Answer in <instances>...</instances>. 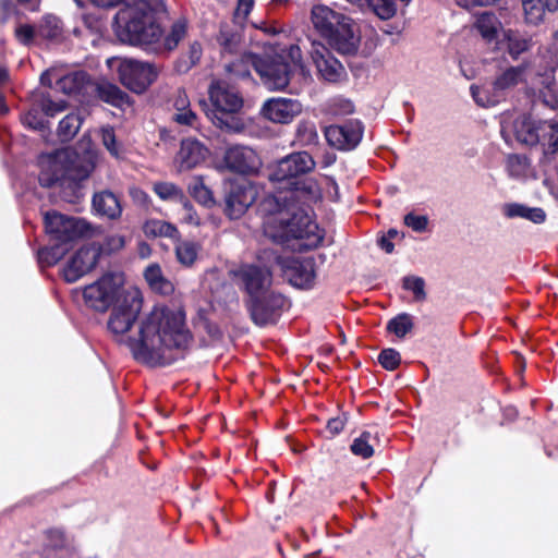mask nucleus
<instances>
[{
	"label": "nucleus",
	"mask_w": 558,
	"mask_h": 558,
	"mask_svg": "<svg viewBox=\"0 0 558 558\" xmlns=\"http://www.w3.org/2000/svg\"><path fill=\"white\" fill-rule=\"evenodd\" d=\"M154 192L162 201L178 199V197H183V191L171 182H156L154 184Z\"/></svg>",
	"instance_id": "de8ad7c7"
},
{
	"label": "nucleus",
	"mask_w": 558,
	"mask_h": 558,
	"mask_svg": "<svg viewBox=\"0 0 558 558\" xmlns=\"http://www.w3.org/2000/svg\"><path fill=\"white\" fill-rule=\"evenodd\" d=\"M311 20L316 32L329 46L342 54H355L360 36L355 33L353 20L327 5H314Z\"/></svg>",
	"instance_id": "423d86ee"
},
{
	"label": "nucleus",
	"mask_w": 558,
	"mask_h": 558,
	"mask_svg": "<svg viewBox=\"0 0 558 558\" xmlns=\"http://www.w3.org/2000/svg\"><path fill=\"white\" fill-rule=\"evenodd\" d=\"M66 101H53L50 98H43L41 110L48 117H54L57 113L62 112L66 109Z\"/></svg>",
	"instance_id": "680f3d73"
},
{
	"label": "nucleus",
	"mask_w": 558,
	"mask_h": 558,
	"mask_svg": "<svg viewBox=\"0 0 558 558\" xmlns=\"http://www.w3.org/2000/svg\"><path fill=\"white\" fill-rule=\"evenodd\" d=\"M38 182L40 186L48 189L65 184L64 166H62L59 151L48 156L38 174Z\"/></svg>",
	"instance_id": "bb28decb"
},
{
	"label": "nucleus",
	"mask_w": 558,
	"mask_h": 558,
	"mask_svg": "<svg viewBox=\"0 0 558 558\" xmlns=\"http://www.w3.org/2000/svg\"><path fill=\"white\" fill-rule=\"evenodd\" d=\"M538 98L549 109H558L557 85L554 82L545 84L542 88H539Z\"/></svg>",
	"instance_id": "3c124183"
},
{
	"label": "nucleus",
	"mask_w": 558,
	"mask_h": 558,
	"mask_svg": "<svg viewBox=\"0 0 558 558\" xmlns=\"http://www.w3.org/2000/svg\"><path fill=\"white\" fill-rule=\"evenodd\" d=\"M189 192L197 203L205 207L211 208L216 205L211 190L205 185L201 177L194 178L189 184Z\"/></svg>",
	"instance_id": "4c0bfd02"
},
{
	"label": "nucleus",
	"mask_w": 558,
	"mask_h": 558,
	"mask_svg": "<svg viewBox=\"0 0 558 558\" xmlns=\"http://www.w3.org/2000/svg\"><path fill=\"white\" fill-rule=\"evenodd\" d=\"M507 51L513 60H517L523 52L531 48V40L509 31L506 34Z\"/></svg>",
	"instance_id": "37998d69"
},
{
	"label": "nucleus",
	"mask_w": 558,
	"mask_h": 558,
	"mask_svg": "<svg viewBox=\"0 0 558 558\" xmlns=\"http://www.w3.org/2000/svg\"><path fill=\"white\" fill-rule=\"evenodd\" d=\"M377 360L383 368L391 372L399 367L401 355L396 349L387 348L380 351Z\"/></svg>",
	"instance_id": "8fccbe9b"
},
{
	"label": "nucleus",
	"mask_w": 558,
	"mask_h": 558,
	"mask_svg": "<svg viewBox=\"0 0 558 558\" xmlns=\"http://www.w3.org/2000/svg\"><path fill=\"white\" fill-rule=\"evenodd\" d=\"M19 9L13 0H0V15L9 21L12 14H17Z\"/></svg>",
	"instance_id": "69168bd1"
},
{
	"label": "nucleus",
	"mask_w": 558,
	"mask_h": 558,
	"mask_svg": "<svg viewBox=\"0 0 558 558\" xmlns=\"http://www.w3.org/2000/svg\"><path fill=\"white\" fill-rule=\"evenodd\" d=\"M542 138L547 141L543 144L545 156L558 154V122L546 121L543 126Z\"/></svg>",
	"instance_id": "a19ab883"
},
{
	"label": "nucleus",
	"mask_w": 558,
	"mask_h": 558,
	"mask_svg": "<svg viewBox=\"0 0 558 558\" xmlns=\"http://www.w3.org/2000/svg\"><path fill=\"white\" fill-rule=\"evenodd\" d=\"M90 84V75L85 71H75L60 80L62 89L70 95H78Z\"/></svg>",
	"instance_id": "f704fd0d"
},
{
	"label": "nucleus",
	"mask_w": 558,
	"mask_h": 558,
	"mask_svg": "<svg viewBox=\"0 0 558 558\" xmlns=\"http://www.w3.org/2000/svg\"><path fill=\"white\" fill-rule=\"evenodd\" d=\"M83 119L78 113L66 114L58 124L57 134L62 143L70 142L80 131Z\"/></svg>",
	"instance_id": "e433bc0d"
},
{
	"label": "nucleus",
	"mask_w": 558,
	"mask_h": 558,
	"mask_svg": "<svg viewBox=\"0 0 558 558\" xmlns=\"http://www.w3.org/2000/svg\"><path fill=\"white\" fill-rule=\"evenodd\" d=\"M125 245V238L121 234H112L105 238L101 245H97L101 250V253L107 254L116 253L122 250Z\"/></svg>",
	"instance_id": "13d9d810"
},
{
	"label": "nucleus",
	"mask_w": 558,
	"mask_h": 558,
	"mask_svg": "<svg viewBox=\"0 0 558 558\" xmlns=\"http://www.w3.org/2000/svg\"><path fill=\"white\" fill-rule=\"evenodd\" d=\"M111 306L107 323L108 329L116 336H123L138 319L143 307L142 293L137 289L122 291L120 298Z\"/></svg>",
	"instance_id": "1a4fd4ad"
},
{
	"label": "nucleus",
	"mask_w": 558,
	"mask_h": 558,
	"mask_svg": "<svg viewBox=\"0 0 558 558\" xmlns=\"http://www.w3.org/2000/svg\"><path fill=\"white\" fill-rule=\"evenodd\" d=\"M187 21L179 19L172 23L168 33L163 36L162 47L166 51H173L187 35Z\"/></svg>",
	"instance_id": "c9c22d12"
},
{
	"label": "nucleus",
	"mask_w": 558,
	"mask_h": 558,
	"mask_svg": "<svg viewBox=\"0 0 558 558\" xmlns=\"http://www.w3.org/2000/svg\"><path fill=\"white\" fill-rule=\"evenodd\" d=\"M296 138L303 146L316 145L318 134L314 124H302L298 128Z\"/></svg>",
	"instance_id": "4d7b16f0"
},
{
	"label": "nucleus",
	"mask_w": 558,
	"mask_h": 558,
	"mask_svg": "<svg viewBox=\"0 0 558 558\" xmlns=\"http://www.w3.org/2000/svg\"><path fill=\"white\" fill-rule=\"evenodd\" d=\"M302 112L300 101L290 98H272L267 100L263 108V116L274 122L288 124Z\"/></svg>",
	"instance_id": "5701e85b"
},
{
	"label": "nucleus",
	"mask_w": 558,
	"mask_h": 558,
	"mask_svg": "<svg viewBox=\"0 0 558 558\" xmlns=\"http://www.w3.org/2000/svg\"><path fill=\"white\" fill-rule=\"evenodd\" d=\"M348 423V415L342 413L338 416L330 417L325 426V430L328 434L329 438H333L339 435Z\"/></svg>",
	"instance_id": "bf43d9fd"
},
{
	"label": "nucleus",
	"mask_w": 558,
	"mask_h": 558,
	"mask_svg": "<svg viewBox=\"0 0 558 558\" xmlns=\"http://www.w3.org/2000/svg\"><path fill=\"white\" fill-rule=\"evenodd\" d=\"M223 214L229 219H240L256 201V191L251 182L239 179L222 183Z\"/></svg>",
	"instance_id": "9d476101"
},
{
	"label": "nucleus",
	"mask_w": 558,
	"mask_h": 558,
	"mask_svg": "<svg viewBox=\"0 0 558 558\" xmlns=\"http://www.w3.org/2000/svg\"><path fill=\"white\" fill-rule=\"evenodd\" d=\"M38 36V27L31 24H19L14 29L15 39L23 46H31Z\"/></svg>",
	"instance_id": "6e6d98bb"
},
{
	"label": "nucleus",
	"mask_w": 558,
	"mask_h": 558,
	"mask_svg": "<svg viewBox=\"0 0 558 558\" xmlns=\"http://www.w3.org/2000/svg\"><path fill=\"white\" fill-rule=\"evenodd\" d=\"M208 154V148L201 141L189 137L181 141L175 161L180 171H187L205 162Z\"/></svg>",
	"instance_id": "b1692460"
},
{
	"label": "nucleus",
	"mask_w": 558,
	"mask_h": 558,
	"mask_svg": "<svg viewBox=\"0 0 558 558\" xmlns=\"http://www.w3.org/2000/svg\"><path fill=\"white\" fill-rule=\"evenodd\" d=\"M372 438L373 435L369 430L362 432L361 435L352 441L350 446L351 452L362 459L372 458L375 452L373 446L371 445Z\"/></svg>",
	"instance_id": "79ce46f5"
},
{
	"label": "nucleus",
	"mask_w": 558,
	"mask_h": 558,
	"mask_svg": "<svg viewBox=\"0 0 558 558\" xmlns=\"http://www.w3.org/2000/svg\"><path fill=\"white\" fill-rule=\"evenodd\" d=\"M151 289L162 295H169L173 292L174 287L168 279L162 276L160 281H158L156 286L151 287Z\"/></svg>",
	"instance_id": "338daca9"
},
{
	"label": "nucleus",
	"mask_w": 558,
	"mask_h": 558,
	"mask_svg": "<svg viewBox=\"0 0 558 558\" xmlns=\"http://www.w3.org/2000/svg\"><path fill=\"white\" fill-rule=\"evenodd\" d=\"M92 208L96 216L109 220H118L123 210L120 196L110 190L96 192L92 198Z\"/></svg>",
	"instance_id": "a878e982"
},
{
	"label": "nucleus",
	"mask_w": 558,
	"mask_h": 558,
	"mask_svg": "<svg viewBox=\"0 0 558 558\" xmlns=\"http://www.w3.org/2000/svg\"><path fill=\"white\" fill-rule=\"evenodd\" d=\"M120 82L135 94H142L157 80L158 70L149 62L123 60L118 69Z\"/></svg>",
	"instance_id": "4468645a"
},
{
	"label": "nucleus",
	"mask_w": 558,
	"mask_h": 558,
	"mask_svg": "<svg viewBox=\"0 0 558 558\" xmlns=\"http://www.w3.org/2000/svg\"><path fill=\"white\" fill-rule=\"evenodd\" d=\"M22 122L26 128L40 132L43 136L50 133L49 121L45 120L36 109L27 111L23 116Z\"/></svg>",
	"instance_id": "49530a36"
},
{
	"label": "nucleus",
	"mask_w": 558,
	"mask_h": 558,
	"mask_svg": "<svg viewBox=\"0 0 558 558\" xmlns=\"http://www.w3.org/2000/svg\"><path fill=\"white\" fill-rule=\"evenodd\" d=\"M97 96L104 102L113 107L122 108L130 104V97L119 86L111 83L98 84L96 87Z\"/></svg>",
	"instance_id": "7c9ffc66"
},
{
	"label": "nucleus",
	"mask_w": 558,
	"mask_h": 558,
	"mask_svg": "<svg viewBox=\"0 0 558 558\" xmlns=\"http://www.w3.org/2000/svg\"><path fill=\"white\" fill-rule=\"evenodd\" d=\"M234 277L239 280L240 289L246 293V299H254L266 291H271L272 274L266 267L243 264L234 271Z\"/></svg>",
	"instance_id": "f3484780"
},
{
	"label": "nucleus",
	"mask_w": 558,
	"mask_h": 558,
	"mask_svg": "<svg viewBox=\"0 0 558 558\" xmlns=\"http://www.w3.org/2000/svg\"><path fill=\"white\" fill-rule=\"evenodd\" d=\"M497 19L492 12H483L480 14L475 22V27L481 36L492 41L497 37Z\"/></svg>",
	"instance_id": "ea45409f"
},
{
	"label": "nucleus",
	"mask_w": 558,
	"mask_h": 558,
	"mask_svg": "<svg viewBox=\"0 0 558 558\" xmlns=\"http://www.w3.org/2000/svg\"><path fill=\"white\" fill-rule=\"evenodd\" d=\"M283 277L301 290H310L315 284L316 271L313 258L289 257L282 260Z\"/></svg>",
	"instance_id": "a211bd4d"
},
{
	"label": "nucleus",
	"mask_w": 558,
	"mask_h": 558,
	"mask_svg": "<svg viewBox=\"0 0 558 558\" xmlns=\"http://www.w3.org/2000/svg\"><path fill=\"white\" fill-rule=\"evenodd\" d=\"M143 232L147 238L165 236L177 239L180 235L174 225L159 219L147 220L143 226Z\"/></svg>",
	"instance_id": "72a5a7b5"
},
{
	"label": "nucleus",
	"mask_w": 558,
	"mask_h": 558,
	"mask_svg": "<svg viewBox=\"0 0 558 558\" xmlns=\"http://www.w3.org/2000/svg\"><path fill=\"white\" fill-rule=\"evenodd\" d=\"M197 324L206 331V333L213 339V340H220L223 336L220 327L218 324L211 322L208 316L207 312L204 308H199L197 312Z\"/></svg>",
	"instance_id": "09e8293b"
},
{
	"label": "nucleus",
	"mask_w": 558,
	"mask_h": 558,
	"mask_svg": "<svg viewBox=\"0 0 558 558\" xmlns=\"http://www.w3.org/2000/svg\"><path fill=\"white\" fill-rule=\"evenodd\" d=\"M151 289L162 295H169L173 292L174 287L168 279L162 276L160 281H158L156 286L151 287Z\"/></svg>",
	"instance_id": "774afa93"
},
{
	"label": "nucleus",
	"mask_w": 558,
	"mask_h": 558,
	"mask_svg": "<svg viewBox=\"0 0 558 558\" xmlns=\"http://www.w3.org/2000/svg\"><path fill=\"white\" fill-rule=\"evenodd\" d=\"M199 246L193 241H180L175 245L178 260L184 266H192L197 258Z\"/></svg>",
	"instance_id": "a18cd8bd"
},
{
	"label": "nucleus",
	"mask_w": 558,
	"mask_h": 558,
	"mask_svg": "<svg viewBox=\"0 0 558 558\" xmlns=\"http://www.w3.org/2000/svg\"><path fill=\"white\" fill-rule=\"evenodd\" d=\"M504 214L508 218H524L534 223H543L546 220V213L541 207H527L519 203H509L504 206Z\"/></svg>",
	"instance_id": "c756f323"
},
{
	"label": "nucleus",
	"mask_w": 558,
	"mask_h": 558,
	"mask_svg": "<svg viewBox=\"0 0 558 558\" xmlns=\"http://www.w3.org/2000/svg\"><path fill=\"white\" fill-rule=\"evenodd\" d=\"M49 246L38 250L37 258L41 266L51 267L58 264L72 248V244L61 241H50Z\"/></svg>",
	"instance_id": "cd10ccee"
},
{
	"label": "nucleus",
	"mask_w": 558,
	"mask_h": 558,
	"mask_svg": "<svg viewBox=\"0 0 558 558\" xmlns=\"http://www.w3.org/2000/svg\"><path fill=\"white\" fill-rule=\"evenodd\" d=\"M193 340L184 312L155 306L141 322L138 337H130L128 345L137 362L163 367L184 357Z\"/></svg>",
	"instance_id": "f257e3e1"
},
{
	"label": "nucleus",
	"mask_w": 558,
	"mask_h": 558,
	"mask_svg": "<svg viewBox=\"0 0 558 558\" xmlns=\"http://www.w3.org/2000/svg\"><path fill=\"white\" fill-rule=\"evenodd\" d=\"M203 56V47L199 41L194 40L189 44L185 51L181 52L174 62V71L179 74H185L196 66Z\"/></svg>",
	"instance_id": "c85d7f7f"
},
{
	"label": "nucleus",
	"mask_w": 558,
	"mask_h": 558,
	"mask_svg": "<svg viewBox=\"0 0 558 558\" xmlns=\"http://www.w3.org/2000/svg\"><path fill=\"white\" fill-rule=\"evenodd\" d=\"M318 75L326 82L338 83L344 74V68L331 51L323 44L313 41L310 51Z\"/></svg>",
	"instance_id": "4be33fe9"
},
{
	"label": "nucleus",
	"mask_w": 558,
	"mask_h": 558,
	"mask_svg": "<svg viewBox=\"0 0 558 558\" xmlns=\"http://www.w3.org/2000/svg\"><path fill=\"white\" fill-rule=\"evenodd\" d=\"M525 70L524 65L507 68L496 75L490 89L471 85L470 92L474 101L482 107H492L505 101L510 93L524 81Z\"/></svg>",
	"instance_id": "0eeeda50"
},
{
	"label": "nucleus",
	"mask_w": 558,
	"mask_h": 558,
	"mask_svg": "<svg viewBox=\"0 0 558 558\" xmlns=\"http://www.w3.org/2000/svg\"><path fill=\"white\" fill-rule=\"evenodd\" d=\"M100 255L101 250L94 243L78 248L63 268L64 280L73 283L92 271L98 264Z\"/></svg>",
	"instance_id": "aec40b11"
},
{
	"label": "nucleus",
	"mask_w": 558,
	"mask_h": 558,
	"mask_svg": "<svg viewBox=\"0 0 558 558\" xmlns=\"http://www.w3.org/2000/svg\"><path fill=\"white\" fill-rule=\"evenodd\" d=\"M173 121L181 125L194 128L197 124L198 118L190 108L181 110L173 114Z\"/></svg>",
	"instance_id": "e2e57ef3"
},
{
	"label": "nucleus",
	"mask_w": 558,
	"mask_h": 558,
	"mask_svg": "<svg viewBox=\"0 0 558 558\" xmlns=\"http://www.w3.org/2000/svg\"><path fill=\"white\" fill-rule=\"evenodd\" d=\"M328 144L339 150L355 148L363 137V124L359 120H347L342 124H332L325 129Z\"/></svg>",
	"instance_id": "412c9836"
},
{
	"label": "nucleus",
	"mask_w": 558,
	"mask_h": 558,
	"mask_svg": "<svg viewBox=\"0 0 558 558\" xmlns=\"http://www.w3.org/2000/svg\"><path fill=\"white\" fill-rule=\"evenodd\" d=\"M316 161L307 151L292 153L270 168L268 179L271 183L278 184L279 189H286L277 195H288L292 197H303L311 199L318 192L317 181L308 178L313 172Z\"/></svg>",
	"instance_id": "20e7f679"
},
{
	"label": "nucleus",
	"mask_w": 558,
	"mask_h": 558,
	"mask_svg": "<svg viewBox=\"0 0 558 558\" xmlns=\"http://www.w3.org/2000/svg\"><path fill=\"white\" fill-rule=\"evenodd\" d=\"M546 121H536L531 114H522L513 122L515 140L526 146H536L541 143L543 126Z\"/></svg>",
	"instance_id": "393cba45"
},
{
	"label": "nucleus",
	"mask_w": 558,
	"mask_h": 558,
	"mask_svg": "<svg viewBox=\"0 0 558 558\" xmlns=\"http://www.w3.org/2000/svg\"><path fill=\"white\" fill-rule=\"evenodd\" d=\"M59 155L69 182L78 183L86 180L96 167V156L89 150H63L59 151Z\"/></svg>",
	"instance_id": "6ab92c4d"
},
{
	"label": "nucleus",
	"mask_w": 558,
	"mask_h": 558,
	"mask_svg": "<svg viewBox=\"0 0 558 558\" xmlns=\"http://www.w3.org/2000/svg\"><path fill=\"white\" fill-rule=\"evenodd\" d=\"M413 326L412 317L407 313H402L391 318L388 322L386 329L398 338H403L413 329Z\"/></svg>",
	"instance_id": "c03bdc74"
},
{
	"label": "nucleus",
	"mask_w": 558,
	"mask_h": 558,
	"mask_svg": "<svg viewBox=\"0 0 558 558\" xmlns=\"http://www.w3.org/2000/svg\"><path fill=\"white\" fill-rule=\"evenodd\" d=\"M276 211L264 226L265 234L279 245L299 242L300 251H312L323 244L325 230L320 229L307 213L303 197L276 195Z\"/></svg>",
	"instance_id": "f03ea898"
},
{
	"label": "nucleus",
	"mask_w": 558,
	"mask_h": 558,
	"mask_svg": "<svg viewBox=\"0 0 558 558\" xmlns=\"http://www.w3.org/2000/svg\"><path fill=\"white\" fill-rule=\"evenodd\" d=\"M163 276L161 267L158 264L149 265L144 271V278L149 284V287L156 286L158 281H160Z\"/></svg>",
	"instance_id": "0e129e2a"
},
{
	"label": "nucleus",
	"mask_w": 558,
	"mask_h": 558,
	"mask_svg": "<svg viewBox=\"0 0 558 558\" xmlns=\"http://www.w3.org/2000/svg\"><path fill=\"white\" fill-rule=\"evenodd\" d=\"M521 3L527 24L539 25L544 22L547 8L543 0H521Z\"/></svg>",
	"instance_id": "58836bf2"
},
{
	"label": "nucleus",
	"mask_w": 558,
	"mask_h": 558,
	"mask_svg": "<svg viewBox=\"0 0 558 558\" xmlns=\"http://www.w3.org/2000/svg\"><path fill=\"white\" fill-rule=\"evenodd\" d=\"M260 56L254 52H245L235 61L227 65V71L235 78L245 80L251 77V69L256 71L257 60Z\"/></svg>",
	"instance_id": "2f4dec72"
},
{
	"label": "nucleus",
	"mask_w": 558,
	"mask_h": 558,
	"mask_svg": "<svg viewBox=\"0 0 558 558\" xmlns=\"http://www.w3.org/2000/svg\"><path fill=\"white\" fill-rule=\"evenodd\" d=\"M63 23L53 14H45L38 25V36L47 40H60L63 38Z\"/></svg>",
	"instance_id": "473e14b6"
},
{
	"label": "nucleus",
	"mask_w": 558,
	"mask_h": 558,
	"mask_svg": "<svg viewBox=\"0 0 558 558\" xmlns=\"http://www.w3.org/2000/svg\"><path fill=\"white\" fill-rule=\"evenodd\" d=\"M117 38L130 46H150L160 41L163 29L146 0L124 2L113 17Z\"/></svg>",
	"instance_id": "7ed1b4c3"
},
{
	"label": "nucleus",
	"mask_w": 558,
	"mask_h": 558,
	"mask_svg": "<svg viewBox=\"0 0 558 558\" xmlns=\"http://www.w3.org/2000/svg\"><path fill=\"white\" fill-rule=\"evenodd\" d=\"M403 222L415 232H424L428 226V217L425 215L409 213L404 216Z\"/></svg>",
	"instance_id": "052dcab7"
},
{
	"label": "nucleus",
	"mask_w": 558,
	"mask_h": 558,
	"mask_svg": "<svg viewBox=\"0 0 558 558\" xmlns=\"http://www.w3.org/2000/svg\"><path fill=\"white\" fill-rule=\"evenodd\" d=\"M252 323L260 328L276 325L282 314L290 308L289 299L275 290L244 300Z\"/></svg>",
	"instance_id": "6e6552de"
},
{
	"label": "nucleus",
	"mask_w": 558,
	"mask_h": 558,
	"mask_svg": "<svg viewBox=\"0 0 558 558\" xmlns=\"http://www.w3.org/2000/svg\"><path fill=\"white\" fill-rule=\"evenodd\" d=\"M44 225L50 241H61L72 245L85 236L90 229L84 219L68 217L56 210L45 214Z\"/></svg>",
	"instance_id": "9b49d317"
},
{
	"label": "nucleus",
	"mask_w": 558,
	"mask_h": 558,
	"mask_svg": "<svg viewBox=\"0 0 558 558\" xmlns=\"http://www.w3.org/2000/svg\"><path fill=\"white\" fill-rule=\"evenodd\" d=\"M255 0H238L233 13V20L230 22H221L219 31L215 36V40L220 47L222 54H235L239 51L243 39L242 27L239 22H244L254 7Z\"/></svg>",
	"instance_id": "f8f14e48"
},
{
	"label": "nucleus",
	"mask_w": 558,
	"mask_h": 558,
	"mask_svg": "<svg viewBox=\"0 0 558 558\" xmlns=\"http://www.w3.org/2000/svg\"><path fill=\"white\" fill-rule=\"evenodd\" d=\"M49 547L54 550L64 549L68 545L65 531L61 527H50L44 532Z\"/></svg>",
	"instance_id": "5fc2aeb1"
},
{
	"label": "nucleus",
	"mask_w": 558,
	"mask_h": 558,
	"mask_svg": "<svg viewBox=\"0 0 558 558\" xmlns=\"http://www.w3.org/2000/svg\"><path fill=\"white\" fill-rule=\"evenodd\" d=\"M209 104L204 102L205 113L211 123L227 133L239 134L245 128L241 114L244 99L233 85L223 80H214L208 87Z\"/></svg>",
	"instance_id": "39448f33"
},
{
	"label": "nucleus",
	"mask_w": 558,
	"mask_h": 558,
	"mask_svg": "<svg viewBox=\"0 0 558 558\" xmlns=\"http://www.w3.org/2000/svg\"><path fill=\"white\" fill-rule=\"evenodd\" d=\"M113 274H106L97 281L86 286L83 296L86 305L97 312H106L122 294Z\"/></svg>",
	"instance_id": "2eb2a0df"
},
{
	"label": "nucleus",
	"mask_w": 558,
	"mask_h": 558,
	"mask_svg": "<svg viewBox=\"0 0 558 558\" xmlns=\"http://www.w3.org/2000/svg\"><path fill=\"white\" fill-rule=\"evenodd\" d=\"M256 65V72L268 89L281 90L289 85L292 71L282 56H260Z\"/></svg>",
	"instance_id": "dca6fc26"
},
{
	"label": "nucleus",
	"mask_w": 558,
	"mask_h": 558,
	"mask_svg": "<svg viewBox=\"0 0 558 558\" xmlns=\"http://www.w3.org/2000/svg\"><path fill=\"white\" fill-rule=\"evenodd\" d=\"M220 166L231 173L250 177L258 174L263 161L252 147L233 144L223 150Z\"/></svg>",
	"instance_id": "ddd939ff"
},
{
	"label": "nucleus",
	"mask_w": 558,
	"mask_h": 558,
	"mask_svg": "<svg viewBox=\"0 0 558 558\" xmlns=\"http://www.w3.org/2000/svg\"><path fill=\"white\" fill-rule=\"evenodd\" d=\"M403 289L412 291L416 301H424L426 299L425 281L421 277L407 276L403 278Z\"/></svg>",
	"instance_id": "864d4df0"
},
{
	"label": "nucleus",
	"mask_w": 558,
	"mask_h": 558,
	"mask_svg": "<svg viewBox=\"0 0 558 558\" xmlns=\"http://www.w3.org/2000/svg\"><path fill=\"white\" fill-rule=\"evenodd\" d=\"M101 140L104 146L114 158L122 155L121 145L118 143L113 128L107 126L101 129Z\"/></svg>",
	"instance_id": "603ef678"
}]
</instances>
